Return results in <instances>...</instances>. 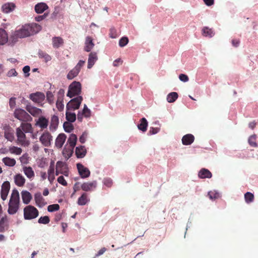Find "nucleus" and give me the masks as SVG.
Listing matches in <instances>:
<instances>
[{
	"label": "nucleus",
	"instance_id": "obj_56",
	"mask_svg": "<svg viewBox=\"0 0 258 258\" xmlns=\"http://www.w3.org/2000/svg\"><path fill=\"white\" fill-rule=\"evenodd\" d=\"M85 63V60H80L78 63L76 64V66L75 67V68L78 70L80 72L82 68L84 66Z\"/></svg>",
	"mask_w": 258,
	"mask_h": 258
},
{
	"label": "nucleus",
	"instance_id": "obj_48",
	"mask_svg": "<svg viewBox=\"0 0 258 258\" xmlns=\"http://www.w3.org/2000/svg\"><path fill=\"white\" fill-rule=\"evenodd\" d=\"M59 209V205L58 204L50 205L48 206L47 210L49 212L56 211Z\"/></svg>",
	"mask_w": 258,
	"mask_h": 258
},
{
	"label": "nucleus",
	"instance_id": "obj_39",
	"mask_svg": "<svg viewBox=\"0 0 258 258\" xmlns=\"http://www.w3.org/2000/svg\"><path fill=\"white\" fill-rule=\"evenodd\" d=\"M3 161L6 166H13L16 164V161L14 159L9 157H5L3 159Z\"/></svg>",
	"mask_w": 258,
	"mask_h": 258
},
{
	"label": "nucleus",
	"instance_id": "obj_43",
	"mask_svg": "<svg viewBox=\"0 0 258 258\" xmlns=\"http://www.w3.org/2000/svg\"><path fill=\"white\" fill-rule=\"evenodd\" d=\"M256 139V136L255 135H251L249 137L248 143L251 147H256L257 146Z\"/></svg>",
	"mask_w": 258,
	"mask_h": 258
},
{
	"label": "nucleus",
	"instance_id": "obj_22",
	"mask_svg": "<svg viewBox=\"0 0 258 258\" xmlns=\"http://www.w3.org/2000/svg\"><path fill=\"white\" fill-rule=\"evenodd\" d=\"M198 176L200 178H210L212 176V174L208 169L202 168L199 171Z\"/></svg>",
	"mask_w": 258,
	"mask_h": 258
},
{
	"label": "nucleus",
	"instance_id": "obj_46",
	"mask_svg": "<svg viewBox=\"0 0 258 258\" xmlns=\"http://www.w3.org/2000/svg\"><path fill=\"white\" fill-rule=\"evenodd\" d=\"M25 183V178L22 175L17 174V186H22Z\"/></svg>",
	"mask_w": 258,
	"mask_h": 258
},
{
	"label": "nucleus",
	"instance_id": "obj_2",
	"mask_svg": "<svg viewBox=\"0 0 258 258\" xmlns=\"http://www.w3.org/2000/svg\"><path fill=\"white\" fill-rule=\"evenodd\" d=\"M42 29L41 26L35 23L25 24L21 29L17 30V37L25 38L33 35L39 32Z\"/></svg>",
	"mask_w": 258,
	"mask_h": 258
},
{
	"label": "nucleus",
	"instance_id": "obj_23",
	"mask_svg": "<svg viewBox=\"0 0 258 258\" xmlns=\"http://www.w3.org/2000/svg\"><path fill=\"white\" fill-rule=\"evenodd\" d=\"M48 8V6L44 3H40L35 6V11L37 14H41Z\"/></svg>",
	"mask_w": 258,
	"mask_h": 258
},
{
	"label": "nucleus",
	"instance_id": "obj_15",
	"mask_svg": "<svg viewBox=\"0 0 258 258\" xmlns=\"http://www.w3.org/2000/svg\"><path fill=\"white\" fill-rule=\"evenodd\" d=\"M93 38L91 36H87L85 39L84 50L86 52H90L95 44L93 42Z\"/></svg>",
	"mask_w": 258,
	"mask_h": 258
},
{
	"label": "nucleus",
	"instance_id": "obj_21",
	"mask_svg": "<svg viewBox=\"0 0 258 258\" xmlns=\"http://www.w3.org/2000/svg\"><path fill=\"white\" fill-rule=\"evenodd\" d=\"M195 140L194 136L191 134L184 135L182 138V143L184 145H189L191 144Z\"/></svg>",
	"mask_w": 258,
	"mask_h": 258
},
{
	"label": "nucleus",
	"instance_id": "obj_36",
	"mask_svg": "<svg viewBox=\"0 0 258 258\" xmlns=\"http://www.w3.org/2000/svg\"><path fill=\"white\" fill-rule=\"evenodd\" d=\"M16 98L15 97H12L10 99L9 101V106L11 110H14V116L15 118H16Z\"/></svg>",
	"mask_w": 258,
	"mask_h": 258
},
{
	"label": "nucleus",
	"instance_id": "obj_47",
	"mask_svg": "<svg viewBox=\"0 0 258 258\" xmlns=\"http://www.w3.org/2000/svg\"><path fill=\"white\" fill-rule=\"evenodd\" d=\"M38 223L40 224H47L49 223L50 219L48 216H45L43 217H41L38 221Z\"/></svg>",
	"mask_w": 258,
	"mask_h": 258
},
{
	"label": "nucleus",
	"instance_id": "obj_64",
	"mask_svg": "<svg viewBox=\"0 0 258 258\" xmlns=\"http://www.w3.org/2000/svg\"><path fill=\"white\" fill-rule=\"evenodd\" d=\"M54 167L53 164H51L48 170V175H54Z\"/></svg>",
	"mask_w": 258,
	"mask_h": 258
},
{
	"label": "nucleus",
	"instance_id": "obj_14",
	"mask_svg": "<svg viewBox=\"0 0 258 258\" xmlns=\"http://www.w3.org/2000/svg\"><path fill=\"white\" fill-rule=\"evenodd\" d=\"M98 59L97 54L96 52H91L88 56V68L91 69Z\"/></svg>",
	"mask_w": 258,
	"mask_h": 258
},
{
	"label": "nucleus",
	"instance_id": "obj_32",
	"mask_svg": "<svg viewBox=\"0 0 258 258\" xmlns=\"http://www.w3.org/2000/svg\"><path fill=\"white\" fill-rule=\"evenodd\" d=\"M140 121L141 122L138 124V127L140 130L145 132L147 131L148 122L145 118H142Z\"/></svg>",
	"mask_w": 258,
	"mask_h": 258
},
{
	"label": "nucleus",
	"instance_id": "obj_51",
	"mask_svg": "<svg viewBox=\"0 0 258 258\" xmlns=\"http://www.w3.org/2000/svg\"><path fill=\"white\" fill-rule=\"evenodd\" d=\"M128 42V39L126 37L121 38L119 41V46L122 47L125 46Z\"/></svg>",
	"mask_w": 258,
	"mask_h": 258
},
{
	"label": "nucleus",
	"instance_id": "obj_52",
	"mask_svg": "<svg viewBox=\"0 0 258 258\" xmlns=\"http://www.w3.org/2000/svg\"><path fill=\"white\" fill-rule=\"evenodd\" d=\"M46 99L49 103L52 104L53 103L54 96L51 92H50V91L47 92Z\"/></svg>",
	"mask_w": 258,
	"mask_h": 258
},
{
	"label": "nucleus",
	"instance_id": "obj_62",
	"mask_svg": "<svg viewBox=\"0 0 258 258\" xmlns=\"http://www.w3.org/2000/svg\"><path fill=\"white\" fill-rule=\"evenodd\" d=\"M87 134L86 133H83L79 138V141L81 143H84L86 141Z\"/></svg>",
	"mask_w": 258,
	"mask_h": 258
},
{
	"label": "nucleus",
	"instance_id": "obj_55",
	"mask_svg": "<svg viewBox=\"0 0 258 258\" xmlns=\"http://www.w3.org/2000/svg\"><path fill=\"white\" fill-rule=\"evenodd\" d=\"M39 56L41 57L44 58L46 61L51 59V57L50 55L42 51L39 52Z\"/></svg>",
	"mask_w": 258,
	"mask_h": 258
},
{
	"label": "nucleus",
	"instance_id": "obj_9",
	"mask_svg": "<svg viewBox=\"0 0 258 258\" xmlns=\"http://www.w3.org/2000/svg\"><path fill=\"white\" fill-rule=\"evenodd\" d=\"M17 119L27 122L32 120V117L24 110L17 109Z\"/></svg>",
	"mask_w": 258,
	"mask_h": 258
},
{
	"label": "nucleus",
	"instance_id": "obj_25",
	"mask_svg": "<svg viewBox=\"0 0 258 258\" xmlns=\"http://www.w3.org/2000/svg\"><path fill=\"white\" fill-rule=\"evenodd\" d=\"M59 123V119L57 116L53 115L51 117L50 129L55 130Z\"/></svg>",
	"mask_w": 258,
	"mask_h": 258
},
{
	"label": "nucleus",
	"instance_id": "obj_61",
	"mask_svg": "<svg viewBox=\"0 0 258 258\" xmlns=\"http://www.w3.org/2000/svg\"><path fill=\"white\" fill-rule=\"evenodd\" d=\"M106 250H107V249L105 247L102 248L95 254V257H94V258H95L96 257H98L99 256L103 254Z\"/></svg>",
	"mask_w": 258,
	"mask_h": 258
},
{
	"label": "nucleus",
	"instance_id": "obj_16",
	"mask_svg": "<svg viewBox=\"0 0 258 258\" xmlns=\"http://www.w3.org/2000/svg\"><path fill=\"white\" fill-rule=\"evenodd\" d=\"M15 8L16 6L14 3H7L2 6V10L4 13L8 14L14 11Z\"/></svg>",
	"mask_w": 258,
	"mask_h": 258
},
{
	"label": "nucleus",
	"instance_id": "obj_5",
	"mask_svg": "<svg viewBox=\"0 0 258 258\" xmlns=\"http://www.w3.org/2000/svg\"><path fill=\"white\" fill-rule=\"evenodd\" d=\"M29 98L33 102L37 104L40 106H43V102L44 101L45 96L43 93L40 92H36L31 93L29 95Z\"/></svg>",
	"mask_w": 258,
	"mask_h": 258
},
{
	"label": "nucleus",
	"instance_id": "obj_50",
	"mask_svg": "<svg viewBox=\"0 0 258 258\" xmlns=\"http://www.w3.org/2000/svg\"><path fill=\"white\" fill-rule=\"evenodd\" d=\"M103 183L107 187H110L113 184V181L110 178L106 177L104 178Z\"/></svg>",
	"mask_w": 258,
	"mask_h": 258
},
{
	"label": "nucleus",
	"instance_id": "obj_12",
	"mask_svg": "<svg viewBox=\"0 0 258 258\" xmlns=\"http://www.w3.org/2000/svg\"><path fill=\"white\" fill-rule=\"evenodd\" d=\"M26 110L32 116L37 117L42 114V110L31 105H27L26 107Z\"/></svg>",
	"mask_w": 258,
	"mask_h": 258
},
{
	"label": "nucleus",
	"instance_id": "obj_17",
	"mask_svg": "<svg viewBox=\"0 0 258 258\" xmlns=\"http://www.w3.org/2000/svg\"><path fill=\"white\" fill-rule=\"evenodd\" d=\"M67 136L64 134L58 135L55 140V146L58 148H61L66 141Z\"/></svg>",
	"mask_w": 258,
	"mask_h": 258
},
{
	"label": "nucleus",
	"instance_id": "obj_45",
	"mask_svg": "<svg viewBox=\"0 0 258 258\" xmlns=\"http://www.w3.org/2000/svg\"><path fill=\"white\" fill-rule=\"evenodd\" d=\"M29 156L27 153L24 154L22 157L20 158V161L22 165L27 164L29 162Z\"/></svg>",
	"mask_w": 258,
	"mask_h": 258
},
{
	"label": "nucleus",
	"instance_id": "obj_20",
	"mask_svg": "<svg viewBox=\"0 0 258 258\" xmlns=\"http://www.w3.org/2000/svg\"><path fill=\"white\" fill-rule=\"evenodd\" d=\"M77 140V136L74 134H72L69 138L68 140V143H69L70 147L71 148V153L70 156H69V157H70L72 154L73 150L74 149V148L75 147L76 142Z\"/></svg>",
	"mask_w": 258,
	"mask_h": 258
},
{
	"label": "nucleus",
	"instance_id": "obj_53",
	"mask_svg": "<svg viewBox=\"0 0 258 258\" xmlns=\"http://www.w3.org/2000/svg\"><path fill=\"white\" fill-rule=\"evenodd\" d=\"M82 113L86 117H89L91 115V111L88 108L86 104L84 105Z\"/></svg>",
	"mask_w": 258,
	"mask_h": 258
},
{
	"label": "nucleus",
	"instance_id": "obj_6",
	"mask_svg": "<svg viewBox=\"0 0 258 258\" xmlns=\"http://www.w3.org/2000/svg\"><path fill=\"white\" fill-rule=\"evenodd\" d=\"M82 100V97L80 96L72 99L67 104L66 110H74L78 109L80 107Z\"/></svg>",
	"mask_w": 258,
	"mask_h": 258
},
{
	"label": "nucleus",
	"instance_id": "obj_27",
	"mask_svg": "<svg viewBox=\"0 0 258 258\" xmlns=\"http://www.w3.org/2000/svg\"><path fill=\"white\" fill-rule=\"evenodd\" d=\"M8 39V35L6 31L0 28V44L3 45L5 44Z\"/></svg>",
	"mask_w": 258,
	"mask_h": 258
},
{
	"label": "nucleus",
	"instance_id": "obj_57",
	"mask_svg": "<svg viewBox=\"0 0 258 258\" xmlns=\"http://www.w3.org/2000/svg\"><path fill=\"white\" fill-rule=\"evenodd\" d=\"M57 181L59 183L63 186L67 185V182L66 181L63 176H59L57 178Z\"/></svg>",
	"mask_w": 258,
	"mask_h": 258
},
{
	"label": "nucleus",
	"instance_id": "obj_34",
	"mask_svg": "<svg viewBox=\"0 0 258 258\" xmlns=\"http://www.w3.org/2000/svg\"><path fill=\"white\" fill-rule=\"evenodd\" d=\"M23 171L28 178H31L34 176V172L31 167H24Z\"/></svg>",
	"mask_w": 258,
	"mask_h": 258
},
{
	"label": "nucleus",
	"instance_id": "obj_35",
	"mask_svg": "<svg viewBox=\"0 0 258 258\" xmlns=\"http://www.w3.org/2000/svg\"><path fill=\"white\" fill-rule=\"evenodd\" d=\"M5 138L9 141L12 142L14 139V136L11 128H7L5 132Z\"/></svg>",
	"mask_w": 258,
	"mask_h": 258
},
{
	"label": "nucleus",
	"instance_id": "obj_37",
	"mask_svg": "<svg viewBox=\"0 0 258 258\" xmlns=\"http://www.w3.org/2000/svg\"><path fill=\"white\" fill-rule=\"evenodd\" d=\"M178 96V94L176 92L170 93L167 96V100L169 103L174 102L177 99Z\"/></svg>",
	"mask_w": 258,
	"mask_h": 258
},
{
	"label": "nucleus",
	"instance_id": "obj_1",
	"mask_svg": "<svg viewBox=\"0 0 258 258\" xmlns=\"http://www.w3.org/2000/svg\"><path fill=\"white\" fill-rule=\"evenodd\" d=\"M32 132V125L28 122H23L20 126L17 128V144H21L23 147H28L29 142L26 139L24 132L31 133Z\"/></svg>",
	"mask_w": 258,
	"mask_h": 258
},
{
	"label": "nucleus",
	"instance_id": "obj_10",
	"mask_svg": "<svg viewBox=\"0 0 258 258\" xmlns=\"http://www.w3.org/2000/svg\"><path fill=\"white\" fill-rule=\"evenodd\" d=\"M77 167L79 172V173L82 178H85L88 177L90 175V171L89 169L85 167L81 163H78L77 164Z\"/></svg>",
	"mask_w": 258,
	"mask_h": 258
},
{
	"label": "nucleus",
	"instance_id": "obj_29",
	"mask_svg": "<svg viewBox=\"0 0 258 258\" xmlns=\"http://www.w3.org/2000/svg\"><path fill=\"white\" fill-rule=\"evenodd\" d=\"M22 198L24 203L25 204H29L32 199V196L30 193L27 191L22 192Z\"/></svg>",
	"mask_w": 258,
	"mask_h": 258
},
{
	"label": "nucleus",
	"instance_id": "obj_49",
	"mask_svg": "<svg viewBox=\"0 0 258 258\" xmlns=\"http://www.w3.org/2000/svg\"><path fill=\"white\" fill-rule=\"evenodd\" d=\"M63 127L66 132H71L74 128L73 125L68 122H65L63 123Z\"/></svg>",
	"mask_w": 258,
	"mask_h": 258
},
{
	"label": "nucleus",
	"instance_id": "obj_59",
	"mask_svg": "<svg viewBox=\"0 0 258 258\" xmlns=\"http://www.w3.org/2000/svg\"><path fill=\"white\" fill-rule=\"evenodd\" d=\"M30 70V67L29 66H25L23 69V71L25 74V77H28L29 76V71Z\"/></svg>",
	"mask_w": 258,
	"mask_h": 258
},
{
	"label": "nucleus",
	"instance_id": "obj_60",
	"mask_svg": "<svg viewBox=\"0 0 258 258\" xmlns=\"http://www.w3.org/2000/svg\"><path fill=\"white\" fill-rule=\"evenodd\" d=\"M159 130L158 127H151L149 133L151 135L156 134L159 132Z\"/></svg>",
	"mask_w": 258,
	"mask_h": 258
},
{
	"label": "nucleus",
	"instance_id": "obj_26",
	"mask_svg": "<svg viewBox=\"0 0 258 258\" xmlns=\"http://www.w3.org/2000/svg\"><path fill=\"white\" fill-rule=\"evenodd\" d=\"M34 199L37 206L40 207L43 206L44 204V199L40 193H36L34 195Z\"/></svg>",
	"mask_w": 258,
	"mask_h": 258
},
{
	"label": "nucleus",
	"instance_id": "obj_40",
	"mask_svg": "<svg viewBox=\"0 0 258 258\" xmlns=\"http://www.w3.org/2000/svg\"><path fill=\"white\" fill-rule=\"evenodd\" d=\"M63 165H64L62 162L58 161L56 163V175H58L59 173H63L65 175H67L66 174L67 173V172L65 171L63 172L61 171V168L63 166Z\"/></svg>",
	"mask_w": 258,
	"mask_h": 258
},
{
	"label": "nucleus",
	"instance_id": "obj_3",
	"mask_svg": "<svg viewBox=\"0 0 258 258\" xmlns=\"http://www.w3.org/2000/svg\"><path fill=\"white\" fill-rule=\"evenodd\" d=\"M39 212L34 206L29 205L24 209V217L26 220H31L38 217Z\"/></svg>",
	"mask_w": 258,
	"mask_h": 258
},
{
	"label": "nucleus",
	"instance_id": "obj_58",
	"mask_svg": "<svg viewBox=\"0 0 258 258\" xmlns=\"http://www.w3.org/2000/svg\"><path fill=\"white\" fill-rule=\"evenodd\" d=\"M179 79L180 80L183 82H186L188 81L189 78L188 76L185 74H181L179 76Z\"/></svg>",
	"mask_w": 258,
	"mask_h": 258
},
{
	"label": "nucleus",
	"instance_id": "obj_7",
	"mask_svg": "<svg viewBox=\"0 0 258 258\" xmlns=\"http://www.w3.org/2000/svg\"><path fill=\"white\" fill-rule=\"evenodd\" d=\"M9 214L13 215L16 213V189L13 190L11 197L9 203L8 211Z\"/></svg>",
	"mask_w": 258,
	"mask_h": 258
},
{
	"label": "nucleus",
	"instance_id": "obj_41",
	"mask_svg": "<svg viewBox=\"0 0 258 258\" xmlns=\"http://www.w3.org/2000/svg\"><path fill=\"white\" fill-rule=\"evenodd\" d=\"M56 106L59 111H62L64 107L63 104V98L62 96H58L56 103Z\"/></svg>",
	"mask_w": 258,
	"mask_h": 258
},
{
	"label": "nucleus",
	"instance_id": "obj_30",
	"mask_svg": "<svg viewBox=\"0 0 258 258\" xmlns=\"http://www.w3.org/2000/svg\"><path fill=\"white\" fill-rule=\"evenodd\" d=\"M66 119L70 122H73L76 119V115L75 113L70 111V110H66Z\"/></svg>",
	"mask_w": 258,
	"mask_h": 258
},
{
	"label": "nucleus",
	"instance_id": "obj_24",
	"mask_svg": "<svg viewBox=\"0 0 258 258\" xmlns=\"http://www.w3.org/2000/svg\"><path fill=\"white\" fill-rule=\"evenodd\" d=\"M75 153L77 158H82L85 157L86 154V150L85 146H80L76 147Z\"/></svg>",
	"mask_w": 258,
	"mask_h": 258
},
{
	"label": "nucleus",
	"instance_id": "obj_44",
	"mask_svg": "<svg viewBox=\"0 0 258 258\" xmlns=\"http://www.w3.org/2000/svg\"><path fill=\"white\" fill-rule=\"evenodd\" d=\"M208 196L211 200H216L220 197V194L219 192L214 190L210 191L208 192Z\"/></svg>",
	"mask_w": 258,
	"mask_h": 258
},
{
	"label": "nucleus",
	"instance_id": "obj_8",
	"mask_svg": "<svg viewBox=\"0 0 258 258\" xmlns=\"http://www.w3.org/2000/svg\"><path fill=\"white\" fill-rule=\"evenodd\" d=\"M52 136L48 132H44L40 137V141L44 147H50Z\"/></svg>",
	"mask_w": 258,
	"mask_h": 258
},
{
	"label": "nucleus",
	"instance_id": "obj_28",
	"mask_svg": "<svg viewBox=\"0 0 258 258\" xmlns=\"http://www.w3.org/2000/svg\"><path fill=\"white\" fill-rule=\"evenodd\" d=\"M89 200L88 198V195L86 193H83L81 196L79 198L77 203L79 205L83 206L86 205Z\"/></svg>",
	"mask_w": 258,
	"mask_h": 258
},
{
	"label": "nucleus",
	"instance_id": "obj_4",
	"mask_svg": "<svg viewBox=\"0 0 258 258\" xmlns=\"http://www.w3.org/2000/svg\"><path fill=\"white\" fill-rule=\"evenodd\" d=\"M81 92V84L79 82L74 81L69 87L67 96L70 98L78 95Z\"/></svg>",
	"mask_w": 258,
	"mask_h": 258
},
{
	"label": "nucleus",
	"instance_id": "obj_54",
	"mask_svg": "<svg viewBox=\"0 0 258 258\" xmlns=\"http://www.w3.org/2000/svg\"><path fill=\"white\" fill-rule=\"evenodd\" d=\"M109 35L111 38H115L118 36L116 30L112 27L109 30Z\"/></svg>",
	"mask_w": 258,
	"mask_h": 258
},
{
	"label": "nucleus",
	"instance_id": "obj_38",
	"mask_svg": "<svg viewBox=\"0 0 258 258\" xmlns=\"http://www.w3.org/2000/svg\"><path fill=\"white\" fill-rule=\"evenodd\" d=\"M254 195L250 192H247L244 194V200L247 204L252 203L254 201Z\"/></svg>",
	"mask_w": 258,
	"mask_h": 258
},
{
	"label": "nucleus",
	"instance_id": "obj_42",
	"mask_svg": "<svg viewBox=\"0 0 258 258\" xmlns=\"http://www.w3.org/2000/svg\"><path fill=\"white\" fill-rule=\"evenodd\" d=\"M7 227V220L6 217H2L0 220V232L4 231Z\"/></svg>",
	"mask_w": 258,
	"mask_h": 258
},
{
	"label": "nucleus",
	"instance_id": "obj_33",
	"mask_svg": "<svg viewBox=\"0 0 258 258\" xmlns=\"http://www.w3.org/2000/svg\"><path fill=\"white\" fill-rule=\"evenodd\" d=\"M80 71L75 67L68 73L67 78L68 80H72L76 77L79 74Z\"/></svg>",
	"mask_w": 258,
	"mask_h": 258
},
{
	"label": "nucleus",
	"instance_id": "obj_11",
	"mask_svg": "<svg viewBox=\"0 0 258 258\" xmlns=\"http://www.w3.org/2000/svg\"><path fill=\"white\" fill-rule=\"evenodd\" d=\"M97 186V181H89L84 182L81 185V188L83 190L85 191H89L93 190L96 188Z\"/></svg>",
	"mask_w": 258,
	"mask_h": 258
},
{
	"label": "nucleus",
	"instance_id": "obj_31",
	"mask_svg": "<svg viewBox=\"0 0 258 258\" xmlns=\"http://www.w3.org/2000/svg\"><path fill=\"white\" fill-rule=\"evenodd\" d=\"M202 34L205 37H212L214 35L213 30L208 27H204L202 29Z\"/></svg>",
	"mask_w": 258,
	"mask_h": 258
},
{
	"label": "nucleus",
	"instance_id": "obj_18",
	"mask_svg": "<svg viewBox=\"0 0 258 258\" xmlns=\"http://www.w3.org/2000/svg\"><path fill=\"white\" fill-rule=\"evenodd\" d=\"M48 124V120L43 116L40 117L36 123V125L41 128H47Z\"/></svg>",
	"mask_w": 258,
	"mask_h": 258
},
{
	"label": "nucleus",
	"instance_id": "obj_19",
	"mask_svg": "<svg viewBox=\"0 0 258 258\" xmlns=\"http://www.w3.org/2000/svg\"><path fill=\"white\" fill-rule=\"evenodd\" d=\"M52 46L54 48H58L63 45L64 41L63 39L60 37H53L52 38Z\"/></svg>",
	"mask_w": 258,
	"mask_h": 258
},
{
	"label": "nucleus",
	"instance_id": "obj_63",
	"mask_svg": "<svg viewBox=\"0 0 258 258\" xmlns=\"http://www.w3.org/2000/svg\"><path fill=\"white\" fill-rule=\"evenodd\" d=\"M46 16L47 14H44V15L41 16H38L35 18V20L37 22H40L44 19L46 18Z\"/></svg>",
	"mask_w": 258,
	"mask_h": 258
},
{
	"label": "nucleus",
	"instance_id": "obj_13",
	"mask_svg": "<svg viewBox=\"0 0 258 258\" xmlns=\"http://www.w3.org/2000/svg\"><path fill=\"white\" fill-rule=\"evenodd\" d=\"M10 188V184L9 181H5L3 183L1 189V198L5 201L7 197Z\"/></svg>",
	"mask_w": 258,
	"mask_h": 258
}]
</instances>
